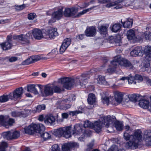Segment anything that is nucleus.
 I'll return each mask as SVG.
<instances>
[{
	"mask_svg": "<svg viewBox=\"0 0 151 151\" xmlns=\"http://www.w3.org/2000/svg\"><path fill=\"white\" fill-rule=\"evenodd\" d=\"M111 63L112 67H116V68L118 64L129 69H132L134 68L133 65L130 61L125 58H121L119 55L115 56Z\"/></svg>",
	"mask_w": 151,
	"mask_h": 151,
	"instance_id": "1",
	"label": "nucleus"
},
{
	"mask_svg": "<svg viewBox=\"0 0 151 151\" xmlns=\"http://www.w3.org/2000/svg\"><path fill=\"white\" fill-rule=\"evenodd\" d=\"M115 119L110 116L105 117L102 119V123L104 124L106 127H111L114 124L116 129L119 131L122 130V125L119 122H115Z\"/></svg>",
	"mask_w": 151,
	"mask_h": 151,
	"instance_id": "2",
	"label": "nucleus"
},
{
	"mask_svg": "<svg viewBox=\"0 0 151 151\" xmlns=\"http://www.w3.org/2000/svg\"><path fill=\"white\" fill-rule=\"evenodd\" d=\"M71 127L70 126L58 129H55L53 133V134L56 136L64 137L68 138L71 136Z\"/></svg>",
	"mask_w": 151,
	"mask_h": 151,
	"instance_id": "3",
	"label": "nucleus"
},
{
	"mask_svg": "<svg viewBox=\"0 0 151 151\" xmlns=\"http://www.w3.org/2000/svg\"><path fill=\"white\" fill-rule=\"evenodd\" d=\"M41 130L45 129L44 126L42 124L38 123L37 124H33L24 128L25 132L26 134H31L35 132H38L39 131V128Z\"/></svg>",
	"mask_w": 151,
	"mask_h": 151,
	"instance_id": "4",
	"label": "nucleus"
},
{
	"mask_svg": "<svg viewBox=\"0 0 151 151\" xmlns=\"http://www.w3.org/2000/svg\"><path fill=\"white\" fill-rule=\"evenodd\" d=\"M56 28L52 27L46 28L43 29L44 38L47 39H54L58 35Z\"/></svg>",
	"mask_w": 151,
	"mask_h": 151,
	"instance_id": "5",
	"label": "nucleus"
},
{
	"mask_svg": "<svg viewBox=\"0 0 151 151\" xmlns=\"http://www.w3.org/2000/svg\"><path fill=\"white\" fill-rule=\"evenodd\" d=\"M96 7L97 6H93L87 9L84 10L82 12L79 13L78 14L76 15V14L78 11V8L77 7H73L70 8V11H71V17H74L75 18L79 17L82 15L89 12Z\"/></svg>",
	"mask_w": 151,
	"mask_h": 151,
	"instance_id": "6",
	"label": "nucleus"
},
{
	"mask_svg": "<svg viewBox=\"0 0 151 151\" xmlns=\"http://www.w3.org/2000/svg\"><path fill=\"white\" fill-rule=\"evenodd\" d=\"M91 73L90 72H87L82 74L80 76L76 78L79 82L80 85L83 88H85V85L87 83V79L89 78Z\"/></svg>",
	"mask_w": 151,
	"mask_h": 151,
	"instance_id": "7",
	"label": "nucleus"
},
{
	"mask_svg": "<svg viewBox=\"0 0 151 151\" xmlns=\"http://www.w3.org/2000/svg\"><path fill=\"white\" fill-rule=\"evenodd\" d=\"M74 80L68 77L61 78L58 81L63 85V87L67 89H69L74 84Z\"/></svg>",
	"mask_w": 151,
	"mask_h": 151,
	"instance_id": "8",
	"label": "nucleus"
},
{
	"mask_svg": "<svg viewBox=\"0 0 151 151\" xmlns=\"http://www.w3.org/2000/svg\"><path fill=\"white\" fill-rule=\"evenodd\" d=\"M3 137L7 140L16 139L20 136V133L19 131H9L5 132L3 133Z\"/></svg>",
	"mask_w": 151,
	"mask_h": 151,
	"instance_id": "9",
	"label": "nucleus"
},
{
	"mask_svg": "<svg viewBox=\"0 0 151 151\" xmlns=\"http://www.w3.org/2000/svg\"><path fill=\"white\" fill-rule=\"evenodd\" d=\"M12 37L8 35L7 37L6 41L0 43L1 47L3 50H7L11 48L12 47Z\"/></svg>",
	"mask_w": 151,
	"mask_h": 151,
	"instance_id": "10",
	"label": "nucleus"
},
{
	"mask_svg": "<svg viewBox=\"0 0 151 151\" xmlns=\"http://www.w3.org/2000/svg\"><path fill=\"white\" fill-rule=\"evenodd\" d=\"M139 142L137 139H134L131 138V139L125 144V146L127 149H136L139 146Z\"/></svg>",
	"mask_w": 151,
	"mask_h": 151,
	"instance_id": "11",
	"label": "nucleus"
},
{
	"mask_svg": "<svg viewBox=\"0 0 151 151\" xmlns=\"http://www.w3.org/2000/svg\"><path fill=\"white\" fill-rule=\"evenodd\" d=\"M125 3L123 0H115L114 1L106 4V6L108 8H109L116 6L114 8L117 9L123 7Z\"/></svg>",
	"mask_w": 151,
	"mask_h": 151,
	"instance_id": "12",
	"label": "nucleus"
},
{
	"mask_svg": "<svg viewBox=\"0 0 151 151\" xmlns=\"http://www.w3.org/2000/svg\"><path fill=\"white\" fill-rule=\"evenodd\" d=\"M23 93V90L22 87L16 89L13 92L12 94L11 93H9L11 94V99H21L22 95Z\"/></svg>",
	"mask_w": 151,
	"mask_h": 151,
	"instance_id": "13",
	"label": "nucleus"
},
{
	"mask_svg": "<svg viewBox=\"0 0 151 151\" xmlns=\"http://www.w3.org/2000/svg\"><path fill=\"white\" fill-rule=\"evenodd\" d=\"M30 33H28L25 35H21L17 36V38L22 44L28 45L30 43L29 39L30 38Z\"/></svg>",
	"mask_w": 151,
	"mask_h": 151,
	"instance_id": "14",
	"label": "nucleus"
},
{
	"mask_svg": "<svg viewBox=\"0 0 151 151\" xmlns=\"http://www.w3.org/2000/svg\"><path fill=\"white\" fill-rule=\"evenodd\" d=\"M14 120L12 118H9L7 122L4 121V116H0V124H1L6 128H8L9 126L12 125L14 123Z\"/></svg>",
	"mask_w": 151,
	"mask_h": 151,
	"instance_id": "15",
	"label": "nucleus"
},
{
	"mask_svg": "<svg viewBox=\"0 0 151 151\" xmlns=\"http://www.w3.org/2000/svg\"><path fill=\"white\" fill-rule=\"evenodd\" d=\"M79 145L76 142H70L65 143L62 146V151H70L73 147H78Z\"/></svg>",
	"mask_w": 151,
	"mask_h": 151,
	"instance_id": "16",
	"label": "nucleus"
},
{
	"mask_svg": "<svg viewBox=\"0 0 151 151\" xmlns=\"http://www.w3.org/2000/svg\"><path fill=\"white\" fill-rule=\"evenodd\" d=\"M130 54L132 56L135 57L138 56H142L143 54V52L142 47L138 46L135 47L131 52Z\"/></svg>",
	"mask_w": 151,
	"mask_h": 151,
	"instance_id": "17",
	"label": "nucleus"
},
{
	"mask_svg": "<svg viewBox=\"0 0 151 151\" xmlns=\"http://www.w3.org/2000/svg\"><path fill=\"white\" fill-rule=\"evenodd\" d=\"M96 29L95 27H87L86 30L85 35L87 37H93L96 35Z\"/></svg>",
	"mask_w": 151,
	"mask_h": 151,
	"instance_id": "18",
	"label": "nucleus"
},
{
	"mask_svg": "<svg viewBox=\"0 0 151 151\" xmlns=\"http://www.w3.org/2000/svg\"><path fill=\"white\" fill-rule=\"evenodd\" d=\"M143 136L145 141L146 145L147 146H151V132L145 131Z\"/></svg>",
	"mask_w": 151,
	"mask_h": 151,
	"instance_id": "19",
	"label": "nucleus"
},
{
	"mask_svg": "<svg viewBox=\"0 0 151 151\" xmlns=\"http://www.w3.org/2000/svg\"><path fill=\"white\" fill-rule=\"evenodd\" d=\"M44 93L45 96H49L52 95L54 93L52 85L47 84L45 86Z\"/></svg>",
	"mask_w": 151,
	"mask_h": 151,
	"instance_id": "20",
	"label": "nucleus"
},
{
	"mask_svg": "<svg viewBox=\"0 0 151 151\" xmlns=\"http://www.w3.org/2000/svg\"><path fill=\"white\" fill-rule=\"evenodd\" d=\"M32 34L34 37L37 40H40L44 38V35L41 31L38 29H35L32 30Z\"/></svg>",
	"mask_w": 151,
	"mask_h": 151,
	"instance_id": "21",
	"label": "nucleus"
},
{
	"mask_svg": "<svg viewBox=\"0 0 151 151\" xmlns=\"http://www.w3.org/2000/svg\"><path fill=\"white\" fill-rule=\"evenodd\" d=\"M55 121V117L51 114L47 115L45 118L44 122L47 124L52 125L54 123Z\"/></svg>",
	"mask_w": 151,
	"mask_h": 151,
	"instance_id": "22",
	"label": "nucleus"
},
{
	"mask_svg": "<svg viewBox=\"0 0 151 151\" xmlns=\"http://www.w3.org/2000/svg\"><path fill=\"white\" fill-rule=\"evenodd\" d=\"M142 132L140 130H136L134 132V134L131 135V138L134 139H137L138 141L139 142L142 138Z\"/></svg>",
	"mask_w": 151,
	"mask_h": 151,
	"instance_id": "23",
	"label": "nucleus"
},
{
	"mask_svg": "<svg viewBox=\"0 0 151 151\" xmlns=\"http://www.w3.org/2000/svg\"><path fill=\"white\" fill-rule=\"evenodd\" d=\"M63 8L60 9L56 11L53 12L52 15V17L55 18L57 20L60 19L63 15Z\"/></svg>",
	"mask_w": 151,
	"mask_h": 151,
	"instance_id": "24",
	"label": "nucleus"
},
{
	"mask_svg": "<svg viewBox=\"0 0 151 151\" xmlns=\"http://www.w3.org/2000/svg\"><path fill=\"white\" fill-rule=\"evenodd\" d=\"M83 129L82 126L79 124H77L74 126L73 134L79 135L82 133Z\"/></svg>",
	"mask_w": 151,
	"mask_h": 151,
	"instance_id": "25",
	"label": "nucleus"
},
{
	"mask_svg": "<svg viewBox=\"0 0 151 151\" xmlns=\"http://www.w3.org/2000/svg\"><path fill=\"white\" fill-rule=\"evenodd\" d=\"M92 128H93L96 132L99 133L102 130L101 123L97 121L93 123V126Z\"/></svg>",
	"mask_w": 151,
	"mask_h": 151,
	"instance_id": "26",
	"label": "nucleus"
},
{
	"mask_svg": "<svg viewBox=\"0 0 151 151\" xmlns=\"http://www.w3.org/2000/svg\"><path fill=\"white\" fill-rule=\"evenodd\" d=\"M115 101L118 103H121L123 99V95L121 92L116 91L115 93Z\"/></svg>",
	"mask_w": 151,
	"mask_h": 151,
	"instance_id": "27",
	"label": "nucleus"
},
{
	"mask_svg": "<svg viewBox=\"0 0 151 151\" xmlns=\"http://www.w3.org/2000/svg\"><path fill=\"white\" fill-rule=\"evenodd\" d=\"M39 130H40L38 131V133L40 134L41 137L44 140H46L50 138L51 135L48 133L43 132V131L45 130V129L43 130H41L39 128Z\"/></svg>",
	"mask_w": 151,
	"mask_h": 151,
	"instance_id": "28",
	"label": "nucleus"
},
{
	"mask_svg": "<svg viewBox=\"0 0 151 151\" xmlns=\"http://www.w3.org/2000/svg\"><path fill=\"white\" fill-rule=\"evenodd\" d=\"M109 26L108 24L98 26V29L99 32L101 34L105 35L107 32V29Z\"/></svg>",
	"mask_w": 151,
	"mask_h": 151,
	"instance_id": "29",
	"label": "nucleus"
},
{
	"mask_svg": "<svg viewBox=\"0 0 151 151\" xmlns=\"http://www.w3.org/2000/svg\"><path fill=\"white\" fill-rule=\"evenodd\" d=\"M122 23V24L123 27L124 28H130L132 26L133 20V19L130 18H128L127 19L126 21L124 22H122V20H121Z\"/></svg>",
	"mask_w": 151,
	"mask_h": 151,
	"instance_id": "30",
	"label": "nucleus"
},
{
	"mask_svg": "<svg viewBox=\"0 0 151 151\" xmlns=\"http://www.w3.org/2000/svg\"><path fill=\"white\" fill-rule=\"evenodd\" d=\"M141 97L139 100V105L142 108L144 109H147L148 107V105L149 103V101L148 100L143 99L141 100Z\"/></svg>",
	"mask_w": 151,
	"mask_h": 151,
	"instance_id": "31",
	"label": "nucleus"
},
{
	"mask_svg": "<svg viewBox=\"0 0 151 151\" xmlns=\"http://www.w3.org/2000/svg\"><path fill=\"white\" fill-rule=\"evenodd\" d=\"M142 96L137 94H133L129 96V98L130 100L134 102H135L139 100L141 97Z\"/></svg>",
	"mask_w": 151,
	"mask_h": 151,
	"instance_id": "32",
	"label": "nucleus"
},
{
	"mask_svg": "<svg viewBox=\"0 0 151 151\" xmlns=\"http://www.w3.org/2000/svg\"><path fill=\"white\" fill-rule=\"evenodd\" d=\"M127 39L129 40H134L136 38L135 32L132 29L127 32Z\"/></svg>",
	"mask_w": 151,
	"mask_h": 151,
	"instance_id": "33",
	"label": "nucleus"
},
{
	"mask_svg": "<svg viewBox=\"0 0 151 151\" xmlns=\"http://www.w3.org/2000/svg\"><path fill=\"white\" fill-rule=\"evenodd\" d=\"M27 91H28L33 93L36 94H38V92L35 87V85L34 84H31L28 86Z\"/></svg>",
	"mask_w": 151,
	"mask_h": 151,
	"instance_id": "34",
	"label": "nucleus"
},
{
	"mask_svg": "<svg viewBox=\"0 0 151 151\" xmlns=\"http://www.w3.org/2000/svg\"><path fill=\"white\" fill-rule=\"evenodd\" d=\"M143 52L146 55L147 57H149L150 59L151 58V46L148 45L145 46Z\"/></svg>",
	"mask_w": 151,
	"mask_h": 151,
	"instance_id": "35",
	"label": "nucleus"
},
{
	"mask_svg": "<svg viewBox=\"0 0 151 151\" xmlns=\"http://www.w3.org/2000/svg\"><path fill=\"white\" fill-rule=\"evenodd\" d=\"M96 101V97L94 94H89L88 98V101L89 104H93Z\"/></svg>",
	"mask_w": 151,
	"mask_h": 151,
	"instance_id": "36",
	"label": "nucleus"
},
{
	"mask_svg": "<svg viewBox=\"0 0 151 151\" xmlns=\"http://www.w3.org/2000/svg\"><path fill=\"white\" fill-rule=\"evenodd\" d=\"M11 94L9 93L8 95H3L0 96V102L4 103L8 101L9 99H11Z\"/></svg>",
	"mask_w": 151,
	"mask_h": 151,
	"instance_id": "37",
	"label": "nucleus"
},
{
	"mask_svg": "<svg viewBox=\"0 0 151 151\" xmlns=\"http://www.w3.org/2000/svg\"><path fill=\"white\" fill-rule=\"evenodd\" d=\"M122 25L119 23H116L113 25L111 30L114 32H117L120 30Z\"/></svg>",
	"mask_w": 151,
	"mask_h": 151,
	"instance_id": "38",
	"label": "nucleus"
},
{
	"mask_svg": "<svg viewBox=\"0 0 151 151\" xmlns=\"http://www.w3.org/2000/svg\"><path fill=\"white\" fill-rule=\"evenodd\" d=\"M98 83L100 84L104 85H106L107 83L104 77L101 76H98Z\"/></svg>",
	"mask_w": 151,
	"mask_h": 151,
	"instance_id": "39",
	"label": "nucleus"
},
{
	"mask_svg": "<svg viewBox=\"0 0 151 151\" xmlns=\"http://www.w3.org/2000/svg\"><path fill=\"white\" fill-rule=\"evenodd\" d=\"M78 109V110L70 111L69 114L73 116L76 115L78 114L82 113V111H81L83 110V109L81 106H80L79 107Z\"/></svg>",
	"mask_w": 151,
	"mask_h": 151,
	"instance_id": "40",
	"label": "nucleus"
},
{
	"mask_svg": "<svg viewBox=\"0 0 151 151\" xmlns=\"http://www.w3.org/2000/svg\"><path fill=\"white\" fill-rule=\"evenodd\" d=\"M52 89L54 93H60L62 91V89L60 87L58 86L55 85L54 84H52Z\"/></svg>",
	"mask_w": 151,
	"mask_h": 151,
	"instance_id": "41",
	"label": "nucleus"
},
{
	"mask_svg": "<svg viewBox=\"0 0 151 151\" xmlns=\"http://www.w3.org/2000/svg\"><path fill=\"white\" fill-rule=\"evenodd\" d=\"M34 63L31 56L30 58H28L23 61L22 63V64L23 65H28Z\"/></svg>",
	"mask_w": 151,
	"mask_h": 151,
	"instance_id": "42",
	"label": "nucleus"
},
{
	"mask_svg": "<svg viewBox=\"0 0 151 151\" xmlns=\"http://www.w3.org/2000/svg\"><path fill=\"white\" fill-rule=\"evenodd\" d=\"M63 14L64 16L66 17H71V11L70 8H68L65 9L64 12Z\"/></svg>",
	"mask_w": 151,
	"mask_h": 151,
	"instance_id": "43",
	"label": "nucleus"
},
{
	"mask_svg": "<svg viewBox=\"0 0 151 151\" xmlns=\"http://www.w3.org/2000/svg\"><path fill=\"white\" fill-rule=\"evenodd\" d=\"M71 42V39L70 38H67L63 40L62 44L68 47L70 45Z\"/></svg>",
	"mask_w": 151,
	"mask_h": 151,
	"instance_id": "44",
	"label": "nucleus"
},
{
	"mask_svg": "<svg viewBox=\"0 0 151 151\" xmlns=\"http://www.w3.org/2000/svg\"><path fill=\"white\" fill-rule=\"evenodd\" d=\"M83 126L85 128L89 127L92 128L93 126V123L89 121L84 122Z\"/></svg>",
	"mask_w": 151,
	"mask_h": 151,
	"instance_id": "45",
	"label": "nucleus"
},
{
	"mask_svg": "<svg viewBox=\"0 0 151 151\" xmlns=\"http://www.w3.org/2000/svg\"><path fill=\"white\" fill-rule=\"evenodd\" d=\"M29 111L28 109H24V111L20 112V116L21 117H25L28 116V113L29 112Z\"/></svg>",
	"mask_w": 151,
	"mask_h": 151,
	"instance_id": "46",
	"label": "nucleus"
},
{
	"mask_svg": "<svg viewBox=\"0 0 151 151\" xmlns=\"http://www.w3.org/2000/svg\"><path fill=\"white\" fill-rule=\"evenodd\" d=\"M45 106L44 104L39 105L36 107V111L37 112H40L42 110L45 109Z\"/></svg>",
	"mask_w": 151,
	"mask_h": 151,
	"instance_id": "47",
	"label": "nucleus"
},
{
	"mask_svg": "<svg viewBox=\"0 0 151 151\" xmlns=\"http://www.w3.org/2000/svg\"><path fill=\"white\" fill-rule=\"evenodd\" d=\"M7 147V144L6 142H2L0 145V151H4L5 148Z\"/></svg>",
	"mask_w": 151,
	"mask_h": 151,
	"instance_id": "48",
	"label": "nucleus"
},
{
	"mask_svg": "<svg viewBox=\"0 0 151 151\" xmlns=\"http://www.w3.org/2000/svg\"><path fill=\"white\" fill-rule=\"evenodd\" d=\"M108 97L105 96L101 98L102 101L104 104H106L107 105H109Z\"/></svg>",
	"mask_w": 151,
	"mask_h": 151,
	"instance_id": "49",
	"label": "nucleus"
},
{
	"mask_svg": "<svg viewBox=\"0 0 151 151\" xmlns=\"http://www.w3.org/2000/svg\"><path fill=\"white\" fill-rule=\"evenodd\" d=\"M51 151H60V148L58 145H53L52 147Z\"/></svg>",
	"mask_w": 151,
	"mask_h": 151,
	"instance_id": "50",
	"label": "nucleus"
},
{
	"mask_svg": "<svg viewBox=\"0 0 151 151\" xmlns=\"http://www.w3.org/2000/svg\"><path fill=\"white\" fill-rule=\"evenodd\" d=\"M109 104L111 103L112 104H114L116 105V104L114 103L115 101V98H114L113 96H110L108 97Z\"/></svg>",
	"mask_w": 151,
	"mask_h": 151,
	"instance_id": "51",
	"label": "nucleus"
},
{
	"mask_svg": "<svg viewBox=\"0 0 151 151\" xmlns=\"http://www.w3.org/2000/svg\"><path fill=\"white\" fill-rule=\"evenodd\" d=\"M71 106V104H66L63 106H60V108L63 110L67 109L70 108Z\"/></svg>",
	"mask_w": 151,
	"mask_h": 151,
	"instance_id": "52",
	"label": "nucleus"
},
{
	"mask_svg": "<svg viewBox=\"0 0 151 151\" xmlns=\"http://www.w3.org/2000/svg\"><path fill=\"white\" fill-rule=\"evenodd\" d=\"M67 47L64 45H63L62 44L60 48V54H62L66 50L67 48Z\"/></svg>",
	"mask_w": 151,
	"mask_h": 151,
	"instance_id": "53",
	"label": "nucleus"
},
{
	"mask_svg": "<svg viewBox=\"0 0 151 151\" xmlns=\"http://www.w3.org/2000/svg\"><path fill=\"white\" fill-rule=\"evenodd\" d=\"M134 78L132 77H128L127 79L128 82L129 84H131L132 83H134V84H136V82L134 81Z\"/></svg>",
	"mask_w": 151,
	"mask_h": 151,
	"instance_id": "54",
	"label": "nucleus"
},
{
	"mask_svg": "<svg viewBox=\"0 0 151 151\" xmlns=\"http://www.w3.org/2000/svg\"><path fill=\"white\" fill-rule=\"evenodd\" d=\"M20 112L17 111H14L11 113V115L13 117H18L20 116Z\"/></svg>",
	"mask_w": 151,
	"mask_h": 151,
	"instance_id": "55",
	"label": "nucleus"
},
{
	"mask_svg": "<svg viewBox=\"0 0 151 151\" xmlns=\"http://www.w3.org/2000/svg\"><path fill=\"white\" fill-rule=\"evenodd\" d=\"M131 135H130L129 133L127 132H124V139L128 141L130 139H131Z\"/></svg>",
	"mask_w": 151,
	"mask_h": 151,
	"instance_id": "56",
	"label": "nucleus"
},
{
	"mask_svg": "<svg viewBox=\"0 0 151 151\" xmlns=\"http://www.w3.org/2000/svg\"><path fill=\"white\" fill-rule=\"evenodd\" d=\"M36 14L34 13H31L28 14V18L29 20H33L35 18Z\"/></svg>",
	"mask_w": 151,
	"mask_h": 151,
	"instance_id": "57",
	"label": "nucleus"
},
{
	"mask_svg": "<svg viewBox=\"0 0 151 151\" xmlns=\"http://www.w3.org/2000/svg\"><path fill=\"white\" fill-rule=\"evenodd\" d=\"M93 145H94L93 143H89L87 145V148L86 150V151H90L93 148Z\"/></svg>",
	"mask_w": 151,
	"mask_h": 151,
	"instance_id": "58",
	"label": "nucleus"
},
{
	"mask_svg": "<svg viewBox=\"0 0 151 151\" xmlns=\"http://www.w3.org/2000/svg\"><path fill=\"white\" fill-rule=\"evenodd\" d=\"M75 99L76 96L74 95H71L69 96V97L67 99V100L70 102H72L75 101Z\"/></svg>",
	"mask_w": 151,
	"mask_h": 151,
	"instance_id": "59",
	"label": "nucleus"
},
{
	"mask_svg": "<svg viewBox=\"0 0 151 151\" xmlns=\"http://www.w3.org/2000/svg\"><path fill=\"white\" fill-rule=\"evenodd\" d=\"M32 57L34 63L39 60L41 59L40 57L38 55L33 56Z\"/></svg>",
	"mask_w": 151,
	"mask_h": 151,
	"instance_id": "60",
	"label": "nucleus"
},
{
	"mask_svg": "<svg viewBox=\"0 0 151 151\" xmlns=\"http://www.w3.org/2000/svg\"><path fill=\"white\" fill-rule=\"evenodd\" d=\"M134 78L136 80L139 81H142L143 80L142 76L138 74L135 75L134 76Z\"/></svg>",
	"mask_w": 151,
	"mask_h": 151,
	"instance_id": "61",
	"label": "nucleus"
},
{
	"mask_svg": "<svg viewBox=\"0 0 151 151\" xmlns=\"http://www.w3.org/2000/svg\"><path fill=\"white\" fill-rule=\"evenodd\" d=\"M116 69V67H112L109 68L108 69H107V72L109 73H112L113 72H114Z\"/></svg>",
	"mask_w": 151,
	"mask_h": 151,
	"instance_id": "62",
	"label": "nucleus"
},
{
	"mask_svg": "<svg viewBox=\"0 0 151 151\" xmlns=\"http://www.w3.org/2000/svg\"><path fill=\"white\" fill-rule=\"evenodd\" d=\"M117 150V147L115 145L112 146L107 151H116Z\"/></svg>",
	"mask_w": 151,
	"mask_h": 151,
	"instance_id": "63",
	"label": "nucleus"
},
{
	"mask_svg": "<svg viewBox=\"0 0 151 151\" xmlns=\"http://www.w3.org/2000/svg\"><path fill=\"white\" fill-rule=\"evenodd\" d=\"M25 7V5L24 4H23L22 5L16 6V9L17 10H20L23 9Z\"/></svg>",
	"mask_w": 151,
	"mask_h": 151,
	"instance_id": "64",
	"label": "nucleus"
}]
</instances>
